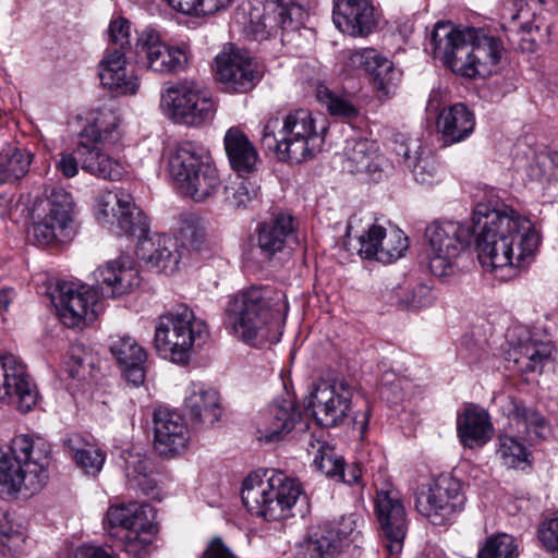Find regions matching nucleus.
Here are the masks:
<instances>
[{
	"label": "nucleus",
	"mask_w": 558,
	"mask_h": 558,
	"mask_svg": "<svg viewBox=\"0 0 558 558\" xmlns=\"http://www.w3.org/2000/svg\"><path fill=\"white\" fill-rule=\"evenodd\" d=\"M425 50L461 76H487L506 51L500 37L484 28H456L449 22L435 24Z\"/></svg>",
	"instance_id": "nucleus-2"
},
{
	"label": "nucleus",
	"mask_w": 558,
	"mask_h": 558,
	"mask_svg": "<svg viewBox=\"0 0 558 558\" xmlns=\"http://www.w3.org/2000/svg\"><path fill=\"white\" fill-rule=\"evenodd\" d=\"M39 392L23 361L12 353L0 355V407L11 405L22 414L38 403Z\"/></svg>",
	"instance_id": "nucleus-18"
},
{
	"label": "nucleus",
	"mask_w": 558,
	"mask_h": 558,
	"mask_svg": "<svg viewBox=\"0 0 558 558\" xmlns=\"http://www.w3.org/2000/svg\"><path fill=\"white\" fill-rule=\"evenodd\" d=\"M506 411L510 424L515 426L518 433L525 434L531 440L544 437L547 421L537 409L521 399L509 397Z\"/></svg>",
	"instance_id": "nucleus-39"
},
{
	"label": "nucleus",
	"mask_w": 558,
	"mask_h": 558,
	"mask_svg": "<svg viewBox=\"0 0 558 558\" xmlns=\"http://www.w3.org/2000/svg\"><path fill=\"white\" fill-rule=\"evenodd\" d=\"M136 54L149 70L161 74L180 73L189 63L186 48L167 44L153 28H145L138 34Z\"/></svg>",
	"instance_id": "nucleus-21"
},
{
	"label": "nucleus",
	"mask_w": 558,
	"mask_h": 558,
	"mask_svg": "<svg viewBox=\"0 0 558 558\" xmlns=\"http://www.w3.org/2000/svg\"><path fill=\"white\" fill-rule=\"evenodd\" d=\"M47 215L72 230L74 201L72 195L61 187H52L47 195Z\"/></svg>",
	"instance_id": "nucleus-43"
},
{
	"label": "nucleus",
	"mask_w": 558,
	"mask_h": 558,
	"mask_svg": "<svg viewBox=\"0 0 558 558\" xmlns=\"http://www.w3.org/2000/svg\"><path fill=\"white\" fill-rule=\"evenodd\" d=\"M383 162L384 158L378 154L376 142L367 138L347 140L342 159L344 171L378 182L383 178Z\"/></svg>",
	"instance_id": "nucleus-29"
},
{
	"label": "nucleus",
	"mask_w": 558,
	"mask_h": 558,
	"mask_svg": "<svg viewBox=\"0 0 558 558\" xmlns=\"http://www.w3.org/2000/svg\"><path fill=\"white\" fill-rule=\"evenodd\" d=\"M548 15L543 0H502L501 28L512 47L522 52H535L549 41L551 26Z\"/></svg>",
	"instance_id": "nucleus-10"
},
{
	"label": "nucleus",
	"mask_w": 558,
	"mask_h": 558,
	"mask_svg": "<svg viewBox=\"0 0 558 558\" xmlns=\"http://www.w3.org/2000/svg\"><path fill=\"white\" fill-rule=\"evenodd\" d=\"M199 558H239L220 537H214Z\"/></svg>",
	"instance_id": "nucleus-58"
},
{
	"label": "nucleus",
	"mask_w": 558,
	"mask_h": 558,
	"mask_svg": "<svg viewBox=\"0 0 558 558\" xmlns=\"http://www.w3.org/2000/svg\"><path fill=\"white\" fill-rule=\"evenodd\" d=\"M68 366L71 377H81V375H84L86 368H93L94 356L84 344L74 343L69 349Z\"/></svg>",
	"instance_id": "nucleus-53"
},
{
	"label": "nucleus",
	"mask_w": 558,
	"mask_h": 558,
	"mask_svg": "<svg viewBox=\"0 0 558 558\" xmlns=\"http://www.w3.org/2000/svg\"><path fill=\"white\" fill-rule=\"evenodd\" d=\"M347 65L367 74L374 86L384 95L393 93L402 77V72L395 66L393 62L374 48L351 51Z\"/></svg>",
	"instance_id": "nucleus-25"
},
{
	"label": "nucleus",
	"mask_w": 558,
	"mask_h": 558,
	"mask_svg": "<svg viewBox=\"0 0 558 558\" xmlns=\"http://www.w3.org/2000/svg\"><path fill=\"white\" fill-rule=\"evenodd\" d=\"M71 232L72 230L64 225L46 215L41 220L33 223L28 230V236L38 246H50L70 240Z\"/></svg>",
	"instance_id": "nucleus-42"
},
{
	"label": "nucleus",
	"mask_w": 558,
	"mask_h": 558,
	"mask_svg": "<svg viewBox=\"0 0 558 558\" xmlns=\"http://www.w3.org/2000/svg\"><path fill=\"white\" fill-rule=\"evenodd\" d=\"M474 128V114L463 104H454L445 108L437 120V130L447 145L464 141L473 133Z\"/></svg>",
	"instance_id": "nucleus-38"
},
{
	"label": "nucleus",
	"mask_w": 558,
	"mask_h": 558,
	"mask_svg": "<svg viewBox=\"0 0 558 558\" xmlns=\"http://www.w3.org/2000/svg\"><path fill=\"white\" fill-rule=\"evenodd\" d=\"M119 118L111 111H101L81 132V141L75 153L82 169L99 179L118 181L125 173L124 166L104 153L100 145H116L121 140Z\"/></svg>",
	"instance_id": "nucleus-9"
},
{
	"label": "nucleus",
	"mask_w": 558,
	"mask_h": 558,
	"mask_svg": "<svg viewBox=\"0 0 558 558\" xmlns=\"http://www.w3.org/2000/svg\"><path fill=\"white\" fill-rule=\"evenodd\" d=\"M56 170L65 178H74L78 173L77 158L70 153H61L56 161Z\"/></svg>",
	"instance_id": "nucleus-59"
},
{
	"label": "nucleus",
	"mask_w": 558,
	"mask_h": 558,
	"mask_svg": "<svg viewBox=\"0 0 558 558\" xmlns=\"http://www.w3.org/2000/svg\"><path fill=\"white\" fill-rule=\"evenodd\" d=\"M218 81L229 93H247L262 78L257 62L247 50L230 47L216 59Z\"/></svg>",
	"instance_id": "nucleus-22"
},
{
	"label": "nucleus",
	"mask_w": 558,
	"mask_h": 558,
	"mask_svg": "<svg viewBox=\"0 0 558 558\" xmlns=\"http://www.w3.org/2000/svg\"><path fill=\"white\" fill-rule=\"evenodd\" d=\"M184 409L194 426H213L223 414L219 391L202 381L192 383L187 387Z\"/></svg>",
	"instance_id": "nucleus-26"
},
{
	"label": "nucleus",
	"mask_w": 558,
	"mask_h": 558,
	"mask_svg": "<svg viewBox=\"0 0 558 558\" xmlns=\"http://www.w3.org/2000/svg\"><path fill=\"white\" fill-rule=\"evenodd\" d=\"M95 281L104 294L117 298L132 292L141 283V277L133 259L121 255L94 271Z\"/></svg>",
	"instance_id": "nucleus-27"
},
{
	"label": "nucleus",
	"mask_w": 558,
	"mask_h": 558,
	"mask_svg": "<svg viewBox=\"0 0 558 558\" xmlns=\"http://www.w3.org/2000/svg\"><path fill=\"white\" fill-rule=\"evenodd\" d=\"M430 272L439 278L454 272L457 259L470 245L471 227L457 221H434L425 230Z\"/></svg>",
	"instance_id": "nucleus-12"
},
{
	"label": "nucleus",
	"mask_w": 558,
	"mask_h": 558,
	"mask_svg": "<svg viewBox=\"0 0 558 558\" xmlns=\"http://www.w3.org/2000/svg\"><path fill=\"white\" fill-rule=\"evenodd\" d=\"M96 204L98 220L116 226L119 234L138 238L135 251L138 259L158 271H173L178 268L181 253L177 239L149 233L148 219L130 194L107 191L97 197Z\"/></svg>",
	"instance_id": "nucleus-4"
},
{
	"label": "nucleus",
	"mask_w": 558,
	"mask_h": 558,
	"mask_svg": "<svg viewBox=\"0 0 558 558\" xmlns=\"http://www.w3.org/2000/svg\"><path fill=\"white\" fill-rule=\"evenodd\" d=\"M205 236L204 228L195 217H187L182 219L179 229V238L183 245L191 248H198Z\"/></svg>",
	"instance_id": "nucleus-54"
},
{
	"label": "nucleus",
	"mask_w": 558,
	"mask_h": 558,
	"mask_svg": "<svg viewBox=\"0 0 558 558\" xmlns=\"http://www.w3.org/2000/svg\"><path fill=\"white\" fill-rule=\"evenodd\" d=\"M385 228L367 221L359 215H352L348 221L344 245L348 250H356L365 259H376Z\"/></svg>",
	"instance_id": "nucleus-35"
},
{
	"label": "nucleus",
	"mask_w": 558,
	"mask_h": 558,
	"mask_svg": "<svg viewBox=\"0 0 558 558\" xmlns=\"http://www.w3.org/2000/svg\"><path fill=\"white\" fill-rule=\"evenodd\" d=\"M375 513L386 549L390 555H399L408 532L405 508L400 493L390 485L377 489Z\"/></svg>",
	"instance_id": "nucleus-20"
},
{
	"label": "nucleus",
	"mask_w": 558,
	"mask_h": 558,
	"mask_svg": "<svg viewBox=\"0 0 558 558\" xmlns=\"http://www.w3.org/2000/svg\"><path fill=\"white\" fill-rule=\"evenodd\" d=\"M518 550L514 538L508 534H498L486 539L477 554V558H517Z\"/></svg>",
	"instance_id": "nucleus-50"
},
{
	"label": "nucleus",
	"mask_w": 558,
	"mask_h": 558,
	"mask_svg": "<svg viewBox=\"0 0 558 558\" xmlns=\"http://www.w3.org/2000/svg\"><path fill=\"white\" fill-rule=\"evenodd\" d=\"M298 222L287 213L279 211L267 220L259 222L255 230L256 246L260 255L271 259L277 253L284 250L288 243L295 239Z\"/></svg>",
	"instance_id": "nucleus-28"
},
{
	"label": "nucleus",
	"mask_w": 558,
	"mask_h": 558,
	"mask_svg": "<svg viewBox=\"0 0 558 558\" xmlns=\"http://www.w3.org/2000/svg\"><path fill=\"white\" fill-rule=\"evenodd\" d=\"M223 145L230 167L240 177L257 171L260 162L257 149L240 128L232 126L227 130Z\"/></svg>",
	"instance_id": "nucleus-34"
},
{
	"label": "nucleus",
	"mask_w": 558,
	"mask_h": 558,
	"mask_svg": "<svg viewBox=\"0 0 558 558\" xmlns=\"http://www.w3.org/2000/svg\"><path fill=\"white\" fill-rule=\"evenodd\" d=\"M497 454L508 468H520L529 463L530 452L525 445L513 435L500 434L498 436Z\"/></svg>",
	"instance_id": "nucleus-45"
},
{
	"label": "nucleus",
	"mask_w": 558,
	"mask_h": 558,
	"mask_svg": "<svg viewBox=\"0 0 558 558\" xmlns=\"http://www.w3.org/2000/svg\"><path fill=\"white\" fill-rule=\"evenodd\" d=\"M289 312L287 295L271 286H252L232 295L225 305L223 324L247 344L279 341Z\"/></svg>",
	"instance_id": "nucleus-3"
},
{
	"label": "nucleus",
	"mask_w": 558,
	"mask_h": 558,
	"mask_svg": "<svg viewBox=\"0 0 558 558\" xmlns=\"http://www.w3.org/2000/svg\"><path fill=\"white\" fill-rule=\"evenodd\" d=\"M551 355L549 343L530 339L514 347L508 352V360L512 361L521 373H542L544 364Z\"/></svg>",
	"instance_id": "nucleus-40"
},
{
	"label": "nucleus",
	"mask_w": 558,
	"mask_h": 558,
	"mask_svg": "<svg viewBox=\"0 0 558 558\" xmlns=\"http://www.w3.org/2000/svg\"><path fill=\"white\" fill-rule=\"evenodd\" d=\"M99 78L114 95H133L140 86L137 76L126 68L124 51L118 48L106 50L99 63Z\"/></svg>",
	"instance_id": "nucleus-32"
},
{
	"label": "nucleus",
	"mask_w": 558,
	"mask_h": 558,
	"mask_svg": "<svg viewBox=\"0 0 558 558\" xmlns=\"http://www.w3.org/2000/svg\"><path fill=\"white\" fill-rule=\"evenodd\" d=\"M25 529L14 523L8 511L0 509V544L10 553H17L25 543Z\"/></svg>",
	"instance_id": "nucleus-48"
},
{
	"label": "nucleus",
	"mask_w": 558,
	"mask_h": 558,
	"mask_svg": "<svg viewBox=\"0 0 558 558\" xmlns=\"http://www.w3.org/2000/svg\"><path fill=\"white\" fill-rule=\"evenodd\" d=\"M64 444L71 449V456L76 465L86 474L96 476L101 471L106 459L105 452L95 448L74 450L72 447V439L65 440Z\"/></svg>",
	"instance_id": "nucleus-52"
},
{
	"label": "nucleus",
	"mask_w": 558,
	"mask_h": 558,
	"mask_svg": "<svg viewBox=\"0 0 558 558\" xmlns=\"http://www.w3.org/2000/svg\"><path fill=\"white\" fill-rule=\"evenodd\" d=\"M257 192L258 186L254 182L238 174L225 186L223 201L232 208H245L257 196Z\"/></svg>",
	"instance_id": "nucleus-44"
},
{
	"label": "nucleus",
	"mask_w": 558,
	"mask_h": 558,
	"mask_svg": "<svg viewBox=\"0 0 558 558\" xmlns=\"http://www.w3.org/2000/svg\"><path fill=\"white\" fill-rule=\"evenodd\" d=\"M189 429L184 418L168 409L154 411V447L161 456H172L185 449Z\"/></svg>",
	"instance_id": "nucleus-30"
},
{
	"label": "nucleus",
	"mask_w": 558,
	"mask_h": 558,
	"mask_svg": "<svg viewBox=\"0 0 558 558\" xmlns=\"http://www.w3.org/2000/svg\"><path fill=\"white\" fill-rule=\"evenodd\" d=\"M408 247V238L402 231L393 230L389 234L385 232L383 240H380L376 260L390 264L402 257Z\"/></svg>",
	"instance_id": "nucleus-49"
},
{
	"label": "nucleus",
	"mask_w": 558,
	"mask_h": 558,
	"mask_svg": "<svg viewBox=\"0 0 558 558\" xmlns=\"http://www.w3.org/2000/svg\"><path fill=\"white\" fill-rule=\"evenodd\" d=\"M307 451L310 454L319 456L329 448L326 441L316 438L314 435H306Z\"/></svg>",
	"instance_id": "nucleus-62"
},
{
	"label": "nucleus",
	"mask_w": 558,
	"mask_h": 558,
	"mask_svg": "<svg viewBox=\"0 0 558 558\" xmlns=\"http://www.w3.org/2000/svg\"><path fill=\"white\" fill-rule=\"evenodd\" d=\"M369 415H371V411L368 409H366L362 413V418H359V416L354 417V423H355V425L359 426L362 434L365 433V430L367 429Z\"/></svg>",
	"instance_id": "nucleus-64"
},
{
	"label": "nucleus",
	"mask_w": 558,
	"mask_h": 558,
	"mask_svg": "<svg viewBox=\"0 0 558 558\" xmlns=\"http://www.w3.org/2000/svg\"><path fill=\"white\" fill-rule=\"evenodd\" d=\"M356 514L342 515L313 529L300 545V558H336L362 539Z\"/></svg>",
	"instance_id": "nucleus-15"
},
{
	"label": "nucleus",
	"mask_w": 558,
	"mask_h": 558,
	"mask_svg": "<svg viewBox=\"0 0 558 558\" xmlns=\"http://www.w3.org/2000/svg\"><path fill=\"white\" fill-rule=\"evenodd\" d=\"M109 349L125 379L134 387L141 386L145 380V349L126 335L111 337Z\"/></svg>",
	"instance_id": "nucleus-33"
},
{
	"label": "nucleus",
	"mask_w": 558,
	"mask_h": 558,
	"mask_svg": "<svg viewBox=\"0 0 558 558\" xmlns=\"http://www.w3.org/2000/svg\"><path fill=\"white\" fill-rule=\"evenodd\" d=\"M73 558H117L111 551L94 545H82L74 551Z\"/></svg>",
	"instance_id": "nucleus-60"
},
{
	"label": "nucleus",
	"mask_w": 558,
	"mask_h": 558,
	"mask_svg": "<svg viewBox=\"0 0 558 558\" xmlns=\"http://www.w3.org/2000/svg\"><path fill=\"white\" fill-rule=\"evenodd\" d=\"M154 521V509L145 502L111 505L106 513V523L120 529L117 535L123 550L132 556H138L151 543L157 531Z\"/></svg>",
	"instance_id": "nucleus-13"
},
{
	"label": "nucleus",
	"mask_w": 558,
	"mask_h": 558,
	"mask_svg": "<svg viewBox=\"0 0 558 558\" xmlns=\"http://www.w3.org/2000/svg\"><path fill=\"white\" fill-rule=\"evenodd\" d=\"M272 4L274 9L280 10L284 9L286 11L294 12V14H300V7L296 5L295 0H264L260 4Z\"/></svg>",
	"instance_id": "nucleus-63"
},
{
	"label": "nucleus",
	"mask_w": 558,
	"mask_h": 558,
	"mask_svg": "<svg viewBox=\"0 0 558 558\" xmlns=\"http://www.w3.org/2000/svg\"><path fill=\"white\" fill-rule=\"evenodd\" d=\"M361 476L362 472L357 465H347L345 463H343L337 477L345 484L353 485L359 483Z\"/></svg>",
	"instance_id": "nucleus-61"
},
{
	"label": "nucleus",
	"mask_w": 558,
	"mask_h": 558,
	"mask_svg": "<svg viewBox=\"0 0 558 558\" xmlns=\"http://www.w3.org/2000/svg\"><path fill=\"white\" fill-rule=\"evenodd\" d=\"M234 0H168L169 5L183 14L210 15L228 9Z\"/></svg>",
	"instance_id": "nucleus-46"
},
{
	"label": "nucleus",
	"mask_w": 558,
	"mask_h": 558,
	"mask_svg": "<svg viewBox=\"0 0 558 558\" xmlns=\"http://www.w3.org/2000/svg\"><path fill=\"white\" fill-rule=\"evenodd\" d=\"M206 336L204 322L196 319L193 311L181 304L159 316L154 343L161 356L185 365L191 359L195 341Z\"/></svg>",
	"instance_id": "nucleus-11"
},
{
	"label": "nucleus",
	"mask_w": 558,
	"mask_h": 558,
	"mask_svg": "<svg viewBox=\"0 0 558 558\" xmlns=\"http://www.w3.org/2000/svg\"><path fill=\"white\" fill-rule=\"evenodd\" d=\"M457 432L461 442L469 448L482 447L493 436L488 413L476 407H468L457 418Z\"/></svg>",
	"instance_id": "nucleus-37"
},
{
	"label": "nucleus",
	"mask_w": 558,
	"mask_h": 558,
	"mask_svg": "<svg viewBox=\"0 0 558 558\" xmlns=\"http://www.w3.org/2000/svg\"><path fill=\"white\" fill-rule=\"evenodd\" d=\"M130 22L124 17H118L109 25L110 40L121 51L130 47Z\"/></svg>",
	"instance_id": "nucleus-56"
},
{
	"label": "nucleus",
	"mask_w": 558,
	"mask_h": 558,
	"mask_svg": "<svg viewBox=\"0 0 558 558\" xmlns=\"http://www.w3.org/2000/svg\"><path fill=\"white\" fill-rule=\"evenodd\" d=\"M123 470L131 489H140L144 496L161 500V489L154 476L153 464L148 458L132 451H123L121 454Z\"/></svg>",
	"instance_id": "nucleus-36"
},
{
	"label": "nucleus",
	"mask_w": 558,
	"mask_h": 558,
	"mask_svg": "<svg viewBox=\"0 0 558 558\" xmlns=\"http://www.w3.org/2000/svg\"><path fill=\"white\" fill-rule=\"evenodd\" d=\"M332 21L337 28L351 36H365L375 26L371 0H333Z\"/></svg>",
	"instance_id": "nucleus-31"
},
{
	"label": "nucleus",
	"mask_w": 558,
	"mask_h": 558,
	"mask_svg": "<svg viewBox=\"0 0 558 558\" xmlns=\"http://www.w3.org/2000/svg\"><path fill=\"white\" fill-rule=\"evenodd\" d=\"M352 391L343 381L319 380L313 385L306 399L316 423L323 427L341 424L351 410Z\"/></svg>",
	"instance_id": "nucleus-19"
},
{
	"label": "nucleus",
	"mask_w": 558,
	"mask_h": 558,
	"mask_svg": "<svg viewBox=\"0 0 558 558\" xmlns=\"http://www.w3.org/2000/svg\"><path fill=\"white\" fill-rule=\"evenodd\" d=\"M57 290L56 306L65 326L81 327L96 319L99 312V298L95 289L63 281L58 283Z\"/></svg>",
	"instance_id": "nucleus-23"
},
{
	"label": "nucleus",
	"mask_w": 558,
	"mask_h": 558,
	"mask_svg": "<svg viewBox=\"0 0 558 558\" xmlns=\"http://www.w3.org/2000/svg\"><path fill=\"white\" fill-rule=\"evenodd\" d=\"M272 4L251 5L243 22V35L257 43L279 38L283 46H300L301 21L296 14L284 9H274Z\"/></svg>",
	"instance_id": "nucleus-14"
},
{
	"label": "nucleus",
	"mask_w": 558,
	"mask_h": 558,
	"mask_svg": "<svg viewBox=\"0 0 558 558\" xmlns=\"http://www.w3.org/2000/svg\"><path fill=\"white\" fill-rule=\"evenodd\" d=\"M471 229L481 264L502 280L517 277L541 242L532 221L499 201L476 204Z\"/></svg>",
	"instance_id": "nucleus-1"
},
{
	"label": "nucleus",
	"mask_w": 558,
	"mask_h": 558,
	"mask_svg": "<svg viewBox=\"0 0 558 558\" xmlns=\"http://www.w3.org/2000/svg\"><path fill=\"white\" fill-rule=\"evenodd\" d=\"M415 156H411V148L408 144L397 147V154L402 156L404 163L411 169L414 179L422 184L433 183L439 172L436 156L429 149H423L415 144Z\"/></svg>",
	"instance_id": "nucleus-41"
},
{
	"label": "nucleus",
	"mask_w": 558,
	"mask_h": 558,
	"mask_svg": "<svg viewBox=\"0 0 558 558\" xmlns=\"http://www.w3.org/2000/svg\"><path fill=\"white\" fill-rule=\"evenodd\" d=\"M539 538L546 549L558 553V517L550 519L539 530Z\"/></svg>",
	"instance_id": "nucleus-57"
},
{
	"label": "nucleus",
	"mask_w": 558,
	"mask_h": 558,
	"mask_svg": "<svg viewBox=\"0 0 558 558\" xmlns=\"http://www.w3.org/2000/svg\"><path fill=\"white\" fill-rule=\"evenodd\" d=\"M302 494L298 478L272 469L250 474L243 482L241 498L252 515L280 521L295 515L293 510Z\"/></svg>",
	"instance_id": "nucleus-6"
},
{
	"label": "nucleus",
	"mask_w": 558,
	"mask_h": 558,
	"mask_svg": "<svg viewBox=\"0 0 558 558\" xmlns=\"http://www.w3.org/2000/svg\"><path fill=\"white\" fill-rule=\"evenodd\" d=\"M308 422L302 417L299 407L291 399L277 400L260 415L257 432L258 439L268 442H278L290 433H304L308 429Z\"/></svg>",
	"instance_id": "nucleus-24"
},
{
	"label": "nucleus",
	"mask_w": 558,
	"mask_h": 558,
	"mask_svg": "<svg viewBox=\"0 0 558 558\" xmlns=\"http://www.w3.org/2000/svg\"><path fill=\"white\" fill-rule=\"evenodd\" d=\"M317 99L332 117L350 120L359 114V109L350 100L333 94L326 87L317 89Z\"/></svg>",
	"instance_id": "nucleus-47"
},
{
	"label": "nucleus",
	"mask_w": 558,
	"mask_h": 558,
	"mask_svg": "<svg viewBox=\"0 0 558 558\" xmlns=\"http://www.w3.org/2000/svg\"><path fill=\"white\" fill-rule=\"evenodd\" d=\"M313 463L326 476L337 477L344 460L342 457L337 456L333 449L329 447L322 454L315 456Z\"/></svg>",
	"instance_id": "nucleus-55"
},
{
	"label": "nucleus",
	"mask_w": 558,
	"mask_h": 558,
	"mask_svg": "<svg viewBox=\"0 0 558 558\" xmlns=\"http://www.w3.org/2000/svg\"><path fill=\"white\" fill-rule=\"evenodd\" d=\"M50 444L41 437L15 436L0 450V487L9 495L32 496L48 480Z\"/></svg>",
	"instance_id": "nucleus-5"
},
{
	"label": "nucleus",
	"mask_w": 558,
	"mask_h": 558,
	"mask_svg": "<svg viewBox=\"0 0 558 558\" xmlns=\"http://www.w3.org/2000/svg\"><path fill=\"white\" fill-rule=\"evenodd\" d=\"M463 484L450 474H440L427 493L417 497L416 510L434 525L450 522L464 508Z\"/></svg>",
	"instance_id": "nucleus-17"
},
{
	"label": "nucleus",
	"mask_w": 558,
	"mask_h": 558,
	"mask_svg": "<svg viewBox=\"0 0 558 558\" xmlns=\"http://www.w3.org/2000/svg\"><path fill=\"white\" fill-rule=\"evenodd\" d=\"M279 126V118H270L264 125L260 142L265 149L275 151L280 160L300 163L322 149L327 125L322 120L317 129L308 110L299 109L286 116L277 134Z\"/></svg>",
	"instance_id": "nucleus-7"
},
{
	"label": "nucleus",
	"mask_w": 558,
	"mask_h": 558,
	"mask_svg": "<svg viewBox=\"0 0 558 558\" xmlns=\"http://www.w3.org/2000/svg\"><path fill=\"white\" fill-rule=\"evenodd\" d=\"M168 171L177 189L198 203L213 197L221 186L210 151L197 142L179 143L169 155Z\"/></svg>",
	"instance_id": "nucleus-8"
},
{
	"label": "nucleus",
	"mask_w": 558,
	"mask_h": 558,
	"mask_svg": "<svg viewBox=\"0 0 558 558\" xmlns=\"http://www.w3.org/2000/svg\"><path fill=\"white\" fill-rule=\"evenodd\" d=\"M162 104L169 109L175 122L199 126L211 121L217 105L209 90L194 81H179L162 94Z\"/></svg>",
	"instance_id": "nucleus-16"
},
{
	"label": "nucleus",
	"mask_w": 558,
	"mask_h": 558,
	"mask_svg": "<svg viewBox=\"0 0 558 558\" xmlns=\"http://www.w3.org/2000/svg\"><path fill=\"white\" fill-rule=\"evenodd\" d=\"M33 160L31 151L24 148H10L4 157L1 159V165L4 168L11 182H15L23 178L29 170Z\"/></svg>",
	"instance_id": "nucleus-51"
}]
</instances>
